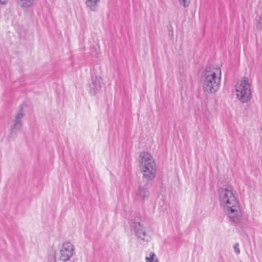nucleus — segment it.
Listing matches in <instances>:
<instances>
[{"mask_svg":"<svg viewBox=\"0 0 262 262\" xmlns=\"http://www.w3.org/2000/svg\"><path fill=\"white\" fill-rule=\"evenodd\" d=\"M219 201L232 224L243 227L249 224V215L243 209L236 192L232 187H223L219 190Z\"/></svg>","mask_w":262,"mask_h":262,"instance_id":"1","label":"nucleus"},{"mask_svg":"<svg viewBox=\"0 0 262 262\" xmlns=\"http://www.w3.org/2000/svg\"><path fill=\"white\" fill-rule=\"evenodd\" d=\"M222 72L219 68L212 67L206 69L201 77L202 89L209 94L216 93L221 85Z\"/></svg>","mask_w":262,"mask_h":262,"instance_id":"2","label":"nucleus"},{"mask_svg":"<svg viewBox=\"0 0 262 262\" xmlns=\"http://www.w3.org/2000/svg\"><path fill=\"white\" fill-rule=\"evenodd\" d=\"M138 162L143 178L148 181L154 180L157 175V166L152 155L142 151L139 155Z\"/></svg>","mask_w":262,"mask_h":262,"instance_id":"3","label":"nucleus"},{"mask_svg":"<svg viewBox=\"0 0 262 262\" xmlns=\"http://www.w3.org/2000/svg\"><path fill=\"white\" fill-rule=\"evenodd\" d=\"M236 96L242 103L249 101L251 98V84L247 77H243L239 80L235 86Z\"/></svg>","mask_w":262,"mask_h":262,"instance_id":"4","label":"nucleus"},{"mask_svg":"<svg viewBox=\"0 0 262 262\" xmlns=\"http://www.w3.org/2000/svg\"><path fill=\"white\" fill-rule=\"evenodd\" d=\"M75 250L74 245L70 242L62 244L59 249V259L62 261H67L73 256Z\"/></svg>","mask_w":262,"mask_h":262,"instance_id":"5","label":"nucleus"},{"mask_svg":"<svg viewBox=\"0 0 262 262\" xmlns=\"http://www.w3.org/2000/svg\"><path fill=\"white\" fill-rule=\"evenodd\" d=\"M133 227L138 238L144 242H148L150 239L148 228L145 227L141 223H135Z\"/></svg>","mask_w":262,"mask_h":262,"instance_id":"6","label":"nucleus"},{"mask_svg":"<svg viewBox=\"0 0 262 262\" xmlns=\"http://www.w3.org/2000/svg\"><path fill=\"white\" fill-rule=\"evenodd\" d=\"M102 80L99 76L92 77L89 84V93L92 96L96 95L101 91Z\"/></svg>","mask_w":262,"mask_h":262,"instance_id":"7","label":"nucleus"},{"mask_svg":"<svg viewBox=\"0 0 262 262\" xmlns=\"http://www.w3.org/2000/svg\"><path fill=\"white\" fill-rule=\"evenodd\" d=\"M100 0H85L86 7L91 11L95 12L98 10Z\"/></svg>","mask_w":262,"mask_h":262,"instance_id":"8","label":"nucleus"},{"mask_svg":"<svg viewBox=\"0 0 262 262\" xmlns=\"http://www.w3.org/2000/svg\"><path fill=\"white\" fill-rule=\"evenodd\" d=\"M16 2L21 9L25 10L31 8L34 3V0H16Z\"/></svg>","mask_w":262,"mask_h":262,"instance_id":"9","label":"nucleus"},{"mask_svg":"<svg viewBox=\"0 0 262 262\" xmlns=\"http://www.w3.org/2000/svg\"><path fill=\"white\" fill-rule=\"evenodd\" d=\"M137 195L141 200L145 201L148 197L149 192L146 188L140 187L139 188Z\"/></svg>","mask_w":262,"mask_h":262,"instance_id":"10","label":"nucleus"},{"mask_svg":"<svg viewBox=\"0 0 262 262\" xmlns=\"http://www.w3.org/2000/svg\"><path fill=\"white\" fill-rule=\"evenodd\" d=\"M145 262H159L156 254L154 252H150L145 257Z\"/></svg>","mask_w":262,"mask_h":262,"instance_id":"11","label":"nucleus"},{"mask_svg":"<svg viewBox=\"0 0 262 262\" xmlns=\"http://www.w3.org/2000/svg\"><path fill=\"white\" fill-rule=\"evenodd\" d=\"M22 127V123L21 120H13V125L11 126V131L12 132H15L17 130H19Z\"/></svg>","mask_w":262,"mask_h":262,"instance_id":"12","label":"nucleus"},{"mask_svg":"<svg viewBox=\"0 0 262 262\" xmlns=\"http://www.w3.org/2000/svg\"><path fill=\"white\" fill-rule=\"evenodd\" d=\"M179 4L184 8L188 7L190 4V0H178Z\"/></svg>","mask_w":262,"mask_h":262,"instance_id":"13","label":"nucleus"},{"mask_svg":"<svg viewBox=\"0 0 262 262\" xmlns=\"http://www.w3.org/2000/svg\"><path fill=\"white\" fill-rule=\"evenodd\" d=\"M255 26L257 29L260 30L262 29V16L256 19Z\"/></svg>","mask_w":262,"mask_h":262,"instance_id":"14","label":"nucleus"},{"mask_svg":"<svg viewBox=\"0 0 262 262\" xmlns=\"http://www.w3.org/2000/svg\"><path fill=\"white\" fill-rule=\"evenodd\" d=\"M234 251L237 255L239 254L241 250L239 247V243H236L233 245Z\"/></svg>","mask_w":262,"mask_h":262,"instance_id":"15","label":"nucleus"},{"mask_svg":"<svg viewBox=\"0 0 262 262\" xmlns=\"http://www.w3.org/2000/svg\"><path fill=\"white\" fill-rule=\"evenodd\" d=\"M24 115V114L22 112L18 113L16 115L15 118V119L14 120H21V119L23 118Z\"/></svg>","mask_w":262,"mask_h":262,"instance_id":"16","label":"nucleus"}]
</instances>
